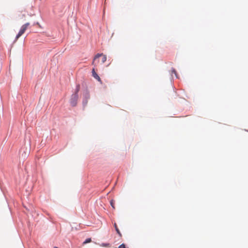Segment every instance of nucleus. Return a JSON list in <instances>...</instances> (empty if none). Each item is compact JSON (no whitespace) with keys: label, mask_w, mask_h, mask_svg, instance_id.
I'll return each instance as SVG.
<instances>
[{"label":"nucleus","mask_w":248,"mask_h":248,"mask_svg":"<svg viewBox=\"0 0 248 248\" xmlns=\"http://www.w3.org/2000/svg\"><path fill=\"white\" fill-rule=\"evenodd\" d=\"M30 25V23L28 22V23H26L25 24L21 26L19 32L16 36V41H17V39L25 32V31L28 29V28L29 27Z\"/></svg>","instance_id":"3"},{"label":"nucleus","mask_w":248,"mask_h":248,"mask_svg":"<svg viewBox=\"0 0 248 248\" xmlns=\"http://www.w3.org/2000/svg\"><path fill=\"white\" fill-rule=\"evenodd\" d=\"M102 247H109L110 244L109 243H102L100 245Z\"/></svg>","instance_id":"8"},{"label":"nucleus","mask_w":248,"mask_h":248,"mask_svg":"<svg viewBox=\"0 0 248 248\" xmlns=\"http://www.w3.org/2000/svg\"><path fill=\"white\" fill-rule=\"evenodd\" d=\"M114 226L115 229V230H116V231L118 233V234L120 236H122V234H121V233L120 232V231H119V229H118V227H117V224H116V223H114Z\"/></svg>","instance_id":"5"},{"label":"nucleus","mask_w":248,"mask_h":248,"mask_svg":"<svg viewBox=\"0 0 248 248\" xmlns=\"http://www.w3.org/2000/svg\"><path fill=\"white\" fill-rule=\"evenodd\" d=\"M171 73L175 74V75L176 76V75H177L176 71L174 68H172L171 69Z\"/></svg>","instance_id":"9"},{"label":"nucleus","mask_w":248,"mask_h":248,"mask_svg":"<svg viewBox=\"0 0 248 248\" xmlns=\"http://www.w3.org/2000/svg\"><path fill=\"white\" fill-rule=\"evenodd\" d=\"M95 67H94L92 69V76L93 77L95 78L96 80H97L98 81H99L100 82H102V81H101V78H100V77H99V76L97 74V73L95 72Z\"/></svg>","instance_id":"4"},{"label":"nucleus","mask_w":248,"mask_h":248,"mask_svg":"<svg viewBox=\"0 0 248 248\" xmlns=\"http://www.w3.org/2000/svg\"><path fill=\"white\" fill-rule=\"evenodd\" d=\"M79 87L78 86L77 87L76 93L72 95L71 99L70 100V103L71 104V105L73 107H75L77 104V102L78 98V93L79 91Z\"/></svg>","instance_id":"2"},{"label":"nucleus","mask_w":248,"mask_h":248,"mask_svg":"<svg viewBox=\"0 0 248 248\" xmlns=\"http://www.w3.org/2000/svg\"><path fill=\"white\" fill-rule=\"evenodd\" d=\"M118 248H125V245L124 244H122L119 246Z\"/></svg>","instance_id":"10"},{"label":"nucleus","mask_w":248,"mask_h":248,"mask_svg":"<svg viewBox=\"0 0 248 248\" xmlns=\"http://www.w3.org/2000/svg\"><path fill=\"white\" fill-rule=\"evenodd\" d=\"M110 203L112 207L114 209L115 208L114 206L115 201L113 200H111L110 202Z\"/></svg>","instance_id":"7"},{"label":"nucleus","mask_w":248,"mask_h":248,"mask_svg":"<svg viewBox=\"0 0 248 248\" xmlns=\"http://www.w3.org/2000/svg\"><path fill=\"white\" fill-rule=\"evenodd\" d=\"M100 57H102L101 59V64L104 63L106 61V60H107L106 55H104L103 53H101V54L98 53L95 56V57L93 60V61L92 62V65L94 66V67L97 66V64L99 63V62L97 61V62H96V61Z\"/></svg>","instance_id":"1"},{"label":"nucleus","mask_w":248,"mask_h":248,"mask_svg":"<svg viewBox=\"0 0 248 248\" xmlns=\"http://www.w3.org/2000/svg\"><path fill=\"white\" fill-rule=\"evenodd\" d=\"M83 103H84L85 105H86V104H87V100H86L85 101H84V102H83Z\"/></svg>","instance_id":"11"},{"label":"nucleus","mask_w":248,"mask_h":248,"mask_svg":"<svg viewBox=\"0 0 248 248\" xmlns=\"http://www.w3.org/2000/svg\"><path fill=\"white\" fill-rule=\"evenodd\" d=\"M91 241H92L91 238H87V239L85 240V241L84 242H83V245H85L88 243L91 242Z\"/></svg>","instance_id":"6"}]
</instances>
